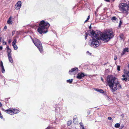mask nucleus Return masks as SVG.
<instances>
[{
    "label": "nucleus",
    "instance_id": "nucleus-1",
    "mask_svg": "<svg viewBox=\"0 0 129 129\" xmlns=\"http://www.w3.org/2000/svg\"><path fill=\"white\" fill-rule=\"evenodd\" d=\"M108 85L113 91H115L117 89L121 88V85L119 82L118 79L112 75H109L107 77Z\"/></svg>",
    "mask_w": 129,
    "mask_h": 129
},
{
    "label": "nucleus",
    "instance_id": "nucleus-2",
    "mask_svg": "<svg viewBox=\"0 0 129 129\" xmlns=\"http://www.w3.org/2000/svg\"><path fill=\"white\" fill-rule=\"evenodd\" d=\"M50 26V24L48 22L42 20L39 23L37 30L40 34L46 33L48 31V29Z\"/></svg>",
    "mask_w": 129,
    "mask_h": 129
},
{
    "label": "nucleus",
    "instance_id": "nucleus-3",
    "mask_svg": "<svg viewBox=\"0 0 129 129\" xmlns=\"http://www.w3.org/2000/svg\"><path fill=\"white\" fill-rule=\"evenodd\" d=\"M89 35L90 36H93L97 40H101L103 41L105 40V33H102L100 31H99L95 33L94 31L92 30L89 32Z\"/></svg>",
    "mask_w": 129,
    "mask_h": 129
},
{
    "label": "nucleus",
    "instance_id": "nucleus-4",
    "mask_svg": "<svg viewBox=\"0 0 129 129\" xmlns=\"http://www.w3.org/2000/svg\"><path fill=\"white\" fill-rule=\"evenodd\" d=\"M32 41L40 52H43V48L41 43L40 40L36 38H34V39H32Z\"/></svg>",
    "mask_w": 129,
    "mask_h": 129
},
{
    "label": "nucleus",
    "instance_id": "nucleus-5",
    "mask_svg": "<svg viewBox=\"0 0 129 129\" xmlns=\"http://www.w3.org/2000/svg\"><path fill=\"white\" fill-rule=\"evenodd\" d=\"M119 10L123 13L128 14V5L124 3H120L119 5Z\"/></svg>",
    "mask_w": 129,
    "mask_h": 129
},
{
    "label": "nucleus",
    "instance_id": "nucleus-6",
    "mask_svg": "<svg viewBox=\"0 0 129 129\" xmlns=\"http://www.w3.org/2000/svg\"><path fill=\"white\" fill-rule=\"evenodd\" d=\"M114 33L112 30H105V42H107L114 36Z\"/></svg>",
    "mask_w": 129,
    "mask_h": 129
},
{
    "label": "nucleus",
    "instance_id": "nucleus-7",
    "mask_svg": "<svg viewBox=\"0 0 129 129\" xmlns=\"http://www.w3.org/2000/svg\"><path fill=\"white\" fill-rule=\"evenodd\" d=\"M89 42L90 43V46L93 47L95 48L99 46L100 45L99 42L94 38H93L89 41Z\"/></svg>",
    "mask_w": 129,
    "mask_h": 129
},
{
    "label": "nucleus",
    "instance_id": "nucleus-8",
    "mask_svg": "<svg viewBox=\"0 0 129 129\" xmlns=\"http://www.w3.org/2000/svg\"><path fill=\"white\" fill-rule=\"evenodd\" d=\"M13 108H10L7 110L4 109L3 110L7 113L11 115H13Z\"/></svg>",
    "mask_w": 129,
    "mask_h": 129
},
{
    "label": "nucleus",
    "instance_id": "nucleus-9",
    "mask_svg": "<svg viewBox=\"0 0 129 129\" xmlns=\"http://www.w3.org/2000/svg\"><path fill=\"white\" fill-rule=\"evenodd\" d=\"M21 1H18L16 4L15 6V9L16 10L19 9L21 6Z\"/></svg>",
    "mask_w": 129,
    "mask_h": 129
},
{
    "label": "nucleus",
    "instance_id": "nucleus-10",
    "mask_svg": "<svg viewBox=\"0 0 129 129\" xmlns=\"http://www.w3.org/2000/svg\"><path fill=\"white\" fill-rule=\"evenodd\" d=\"M85 76L83 73H79L78 74L76 77L77 78L80 79Z\"/></svg>",
    "mask_w": 129,
    "mask_h": 129
},
{
    "label": "nucleus",
    "instance_id": "nucleus-11",
    "mask_svg": "<svg viewBox=\"0 0 129 129\" xmlns=\"http://www.w3.org/2000/svg\"><path fill=\"white\" fill-rule=\"evenodd\" d=\"M78 69L77 68L75 67L74 68L72 69L71 70H70L69 71V73L71 75H72V73L73 72H77L78 71Z\"/></svg>",
    "mask_w": 129,
    "mask_h": 129
},
{
    "label": "nucleus",
    "instance_id": "nucleus-12",
    "mask_svg": "<svg viewBox=\"0 0 129 129\" xmlns=\"http://www.w3.org/2000/svg\"><path fill=\"white\" fill-rule=\"evenodd\" d=\"M126 52H129V49L128 48H124L123 50L122 53L121 54V55H123L125 54Z\"/></svg>",
    "mask_w": 129,
    "mask_h": 129
},
{
    "label": "nucleus",
    "instance_id": "nucleus-13",
    "mask_svg": "<svg viewBox=\"0 0 129 129\" xmlns=\"http://www.w3.org/2000/svg\"><path fill=\"white\" fill-rule=\"evenodd\" d=\"M7 52L8 53V56H9V55H11V50L10 49L9 47V46H7Z\"/></svg>",
    "mask_w": 129,
    "mask_h": 129
},
{
    "label": "nucleus",
    "instance_id": "nucleus-14",
    "mask_svg": "<svg viewBox=\"0 0 129 129\" xmlns=\"http://www.w3.org/2000/svg\"><path fill=\"white\" fill-rule=\"evenodd\" d=\"M13 115L14 114H16L18 113L19 112V111L17 109H13Z\"/></svg>",
    "mask_w": 129,
    "mask_h": 129
},
{
    "label": "nucleus",
    "instance_id": "nucleus-15",
    "mask_svg": "<svg viewBox=\"0 0 129 129\" xmlns=\"http://www.w3.org/2000/svg\"><path fill=\"white\" fill-rule=\"evenodd\" d=\"M119 37L121 40H124L125 39V37L123 33H121L120 34Z\"/></svg>",
    "mask_w": 129,
    "mask_h": 129
},
{
    "label": "nucleus",
    "instance_id": "nucleus-16",
    "mask_svg": "<svg viewBox=\"0 0 129 129\" xmlns=\"http://www.w3.org/2000/svg\"><path fill=\"white\" fill-rule=\"evenodd\" d=\"M8 56L9 61L11 63H12L13 61V60L12 57L11 55Z\"/></svg>",
    "mask_w": 129,
    "mask_h": 129
},
{
    "label": "nucleus",
    "instance_id": "nucleus-17",
    "mask_svg": "<svg viewBox=\"0 0 129 129\" xmlns=\"http://www.w3.org/2000/svg\"><path fill=\"white\" fill-rule=\"evenodd\" d=\"M72 123V121L71 120H69L68 121L67 123V126H69L71 125Z\"/></svg>",
    "mask_w": 129,
    "mask_h": 129
},
{
    "label": "nucleus",
    "instance_id": "nucleus-18",
    "mask_svg": "<svg viewBox=\"0 0 129 129\" xmlns=\"http://www.w3.org/2000/svg\"><path fill=\"white\" fill-rule=\"evenodd\" d=\"M115 127L116 128H119L120 126V124L119 123H117L115 124Z\"/></svg>",
    "mask_w": 129,
    "mask_h": 129
},
{
    "label": "nucleus",
    "instance_id": "nucleus-19",
    "mask_svg": "<svg viewBox=\"0 0 129 129\" xmlns=\"http://www.w3.org/2000/svg\"><path fill=\"white\" fill-rule=\"evenodd\" d=\"M113 21H116L117 20H118V19L115 17L113 16L112 18L111 19Z\"/></svg>",
    "mask_w": 129,
    "mask_h": 129
},
{
    "label": "nucleus",
    "instance_id": "nucleus-20",
    "mask_svg": "<svg viewBox=\"0 0 129 129\" xmlns=\"http://www.w3.org/2000/svg\"><path fill=\"white\" fill-rule=\"evenodd\" d=\"M67 82L70 83H71L73 81V79H71V80L70 79L67 80Z\"/></svg>",
    "mask_w": 129,
    "mask_h": 129
},
{
    "label": "nucleus",
    "instance_id": "nucleus-21",
    "mask_svg": "<svg viewBox=\"0 0 129 129\" xmlns=\"http://www.w3.org/2000/svg\"><path fill=\"white\" fill-rule=\"evenodd\" d=\"M16 41L17 40L16 39H14L12 43V45H16Z\"/></svg>",
    "mask_w": 129,
    "mask_h": 129
},
{
    "label": "nucleus",
    "instance_id": "nucleus-22",
    "mask_svg": "<svg viewBox=\"0 0 129 129\" xmlns=\"http://www.w3.org/2000/svg\"><path fill=\"white\" fill-rule=\"evenodd\" d=\"M79 124L80 126V128L84 127L83 124L82 122H80Z\"/></svg>",
    "mask_w": 129,
    "mask_h": 129
},
{
    "label": "nucleus",
    "instance_id": "nucleus-23",
    "mask_svg": "<svg viewBox=\"0 0 129 129\" xmlns=\"http://www.w3.org/2000/svg\"><path fill=\"white\" fill-rule=\"evenodd\" d=\"M13 47V48L15 50H17L18 48V47L16 45H12Z\"/></svg>",
    "mask_w": 129,
    "mask_h": 129
},
{
    "label": "nucleus",
    "instance_id": "nucleus-24",
    "mask_svg": "<svg viewBox=\"0 0 129 129\" xmlns=\"http://www.w3.org/2000/svg\"><path fill=\"white\" fill-rule=\"evenodd\" d=\"M88 33H85V40H86L88 34Z\"/></svg>",
    "mask_w": 129,
    "mask_h": 129
},
{
    "label": "nucleus",
    "instance_id": "nucleus-25",
    "mask_svg": "<svg viewBox=\"0 0 129 129\" xmlns=\"http://www.w3.org/2000/svg\"><path fill=\"white\" fill-rule=\"evenodd\" d=\"M11 17H9V19H8V20L7 21V23L8 24H9V23H11V22L10 21L11 20Z\"/></svg>",
    "mask_w": 129,
    "mask_h": 129
},
{
    "label": "nucleus",
    "instance_id": "nucleus-26",
    "mask_svg": "<svg viewBox=\"0 0 129 129\" xmlns=\"http://www.w3.org/2000/svg\"><path fill=\"white\" fill-rule=\"evenodd\" d=\"M1 69H2V73H4L5 72V71L4 69V67H1Z\"/></svg>",
    "mask_w": 129,
    "mask_h": 129
},
{
    "label": "nucleus",
    "instance_id": "nucleus-27",
    "mask_svg": "<svg viewBox=\"0 0 129 129\" xmlns=\"http://www.w3.org/2000/svg\"><path fill=\"white\" fill-rule=\"evenodd\" d=\"M121 80L122 81L124 80L125 81H127V78L126 77H124L123 78H121Z\"/></svg>",
    "mask_w": 129,
    "mask_h": 129
},
{
    "label": "nucleus",
    "instance_id": "nucleus-28",
    "mask_svg": "<svg viewBox=\"0 0 129 129\" xmlns=\"http://www.w3.org/2000/svg\"><path fill=\"white\" fill-rule=\"evenodd\" d=\"M90 18V16L89 15L88 17H87V19L85 21L84 23L86 22L87 21H88V20Z\"/></svg>",
    "mask_w": 129,
    "mask_h": 129
},
{
    "label": "nucleus",
    "instance_id": "nucleus-29",
    "mask_svg": "<svg viewBox=\"0 0 129 129\" xmlns=\"http://www.w3.org/2000/svg\"><path fill=\"white\" fill-rule=\"evenodd\" d=\"M117 70L118 71H120V66H117Z\"/></svg>",
    "mask_w": 129,
    "mask_h": 129
},
{
    "label": "nucleus",
    "instance_id": "nucleus-30",
    "mask_svg": "<svg viewBox=\"0 0 129 129\" xmlns=\"http://www.w3.org/2000/svg\"><path fill=\"white\" fill-rule=\"evenodd\" d=\"M0 65L1 68L4 67L3 65V62L2 61L0 62Z\"/></svg>",
    "mask_w": 129,
    "mask_h": 129
},
{
    "label": "nucleus",
    "instance_id": "nucleus-31",
    "mask_svg": "<svg viewBox=\"0 0 129 129\" xmlns=\"http://www.w3.org/2000/svg\"><path fill=\"white\" fill-rule=\"evenodd\" d=\"M98 92L101 93H103L104 92V91L101 89H99Z\"/></svg>",
    "mask_w": 129,
    "mask_h": 129
},
{
    "label": "nucleus",
    "instance_id": "nucleus-32",
    "mask_svg": "<svg viewBox=\"0 0 129 129\" xmlns=\"http://www.w3.org/2000/svg\"><path fill=\"white\" fill-rule=\"evenodd\" d=\"M122 24V22L121 21V20H120V22L119 23V26H120L121 25V24Z\"/></svg>",
    "mask_w": 129,
    "mask_h": 129
},
{
    "label": "nucleus",
    "instance_id": "nucleus-33",
    "mask_svg": "<svg viewBox=\"0 0 129 129\" xmlns=\"http://www.w3.org/2000/svg\"><path fill=\"white\" fill-rule=\"evenodd\" d=\"M0 117L2 119H3V115H2L1 113V112H0Z\"/></svg>",
    "mask_w": 129,
    "mask_h": 129
},
{
    "label": "nucleus",
    "instance_id": "nucleus-34",
    "mask_svg": "<svg viewBox=\"0 0 129 129\" xmlns=\"http://www.w3.org/2000/svg\"><path fill=\"white\" fill-rule=\"evenodd\" d=\"M124 126L123 124H122L121 125L120 127L119 128V129H122V128L124 127Z\"/></svg>",
    "mask_w": 129,
    "mask_h": 129
},
{
    "label": "nucleus",
    "instance_id": "nucleus-35",
    "mask_svg": "<svg viewBox=\"0 0 129 129\" xmlns=\"http://www.w3.org/2000/svg\"><path fill=\"white\" fill-rule=\"evenodd\" d=\"M76 119H77V117L76 116V117H74L73 119V122L74 123L75 122V121L76 120Z\"/></svg>",
    "mask_w": 129,
    "mask_h": 129
},
{
    "label": "nucleus",
    "instance_id": "nucleus-36",
    "mask_svg": "<svg viewBox=\"0 0 129 129\" xmlns=\"http://www.w3.org/2000/svg\"><path fill=\"white\" fill-rule=\"evenodd\" d=\"M15 31H13L12 33V35L13 36L15 34Z\"/></svg>",
    "mask_w": 129,
    "mask_h": 129
},
{
    "label": "nucleus",
    "instance_id": "nucleus-37",
    "mask_svg": "<svg viewBox=\"0 0 129 129\" xmlns=\"http://www.w3.org/2000/svg\"><path fill=\"white\" fill-rule=\"evenodd\" d=\"M52 127L50 126H48L46 128V129H51L52 128Z\"/></svg>",
    "mask_w": 129,
    "mask_h": 129
},
{
    "label": "nucleus",
    "instance_id": "nucleus-38",
    "mask_svg": "<svg viewBox=\"0 0 129 129\" xmlns=\"http://www.w3.org/2000/svg\"><path fill=\"white\" fill-rule=\"evenodd\" d=\"M11 39H10L9 40L8 43L9 44H10V43H11Z\"/></svg>",
    "mask_w": 129,
    "mask_h": 129
},
{
    "label": "nucleus",
    "instance_id": "nucleus-39",
    "mask_svg": "<svg viewBox=\"0 0 129 129\" xmlns=\"http://www.w3.org/2000/svg\"><path fill=\"white\" fill-rule=\"evenodd\" d=\"M94 89L95 90V91H99V89H98L97 88H94Z\"/></svg>",
    "mask_w": 129,
    "mask_h": 129
},
{
    "label": "nucleus",
    "instance_id": "nucleus-40",
    "mask_svg": "<svg viewBox=\"0 0 129 129\" xmlns=\"http://www.w3.org/2000/svg\"><path fill=\"white\" fill-rule=\"evenodd\" d=\"M3 44L4 45H6L7 44L6 42H4L3 43Z\"/></svg>",
    "mask_w": 129,
    "mask_h": 129
},
{
    "label": "nucleus",
    "instance_id": "nucleus-41",
    "mask_svg": "<svg viewBox=\"0 0 129 129\" xmlns=\"http://www.w3.org/2000/svg\"><path fill=\"white\" fill-rule=\"evenodd\" d=\"M108 119L110 120H111L112 119V118L110 117H109L108 118Z\"/></svg>",
    "mask_w": 129,
    "mask_h": 129
},
{
    "label": "nucleus",
    "instance_id": "nucleus-42",
    "mask_svg": "<svg viewBox=\"0 0 129 129\" xmlns=\"http://www.w3.org/2000/svg\"><path fill=\"white\" fill-rule=\"evenodd\" d=\"M117 58V57L116 56H115L114 57V60H116Z\"/></svg>",
    "mask_w": 129,
    "mask_h": 129
},
{
    "label": "nucleus",
    "instance_id": "nucleus-43",
    "mask_svg": "<svg viewBox=\"0 0 129 129\" xmlns=\"http://www.w3.org/2000/svg\"><path fill=\"white\" fill-rule=\"evenodd\" d=\"M126 74L129 77V71L126 73Z\"/></svg>",
    "mask_w": 129,
    "mask_h": 129
},
{
    "label": "nucleus",
    "instance_id": "nucleus-44",
    "mask_svg": "<svg viewBox=\"0 0 129 129\" xmlns=\"http://www.w3.org/2000/svg\"><path fill=\"white\" fill-rule=\"evenodd\" d=\"M7 28V27L6 26H5L4 28V29H6Z\"/></svg>",
    "mask_w": 129,
    "mask_h": 129
},
{
    "label": "nucleus",
    "instance_id": "nucleus-45",
    "mask_svg": "<svg viewBox=\"0 0 129 129\" xmlns=\"http://www.w3.org/2000/svg\"><path fill=\"white\" fill-rule=\"evenodd\" d=\"M87 53H88V54H89L90 55H91V53H90L89 51H87Z\"/></svg>",
    "mask_w": 129,
    "mask_h": 129
},
{
    "label": "nucleus",
    "instance_id": "nucleus-46",
    "mask_svg": "<svg viewBox=\"0 0 129 129\" xmlns=\"http://www.w3.org/2000/svg\"><path fill=\"white\" fill-rule=\"evenodd\" d=\"M125 75L124 74H123L122 75V77H125Z\"/></svg>",
    "mask_w": 129,
    "mask_h": 129
},
{
    "label": "nucleus",
    "instance_id": "nucleus-47",
    "mask_svg": "<svg viewBox=\"0 0 129 129\" xmlns=\"http://www.w3.org/2000/svg\"><path fill=\"white\" fill-rule=\"evenodd\" d=\"M3 49V47L2 46H1L0 47V49L1 50H2Z\"/></svg>",
    "mask_w": 129,
    "mask_h": 129
},
{
    "label": "nucleus",
    "instance_id": "nucleus-48",
    "mask_svg": "<svg viewBox=\"0 0 129 129\" xmlns=\"http://www.w3.org/2000/svg\"><path fill=\"white\" fill-rule=\"evenodd\" d=\"M110 0H105V1L107 2H109ZM113 1H115V0H113Z\"/></svg>",
    "mask_w": 129,
    "mask_h": 129
},
{
    "label": "nucleus",
    "instance_id": "nucleus-49",
    "mask_svg": "<svg viewBox=\"0 0 129 129\" xmlns=\"http://www.w3.org/2000/svg\"><path fill=\"white\" fill-rule=\"evenodd\" d=\"M2 106V104L0 102V107H1Z\"/></svg>",
    "mask_w": 129,
    "mask_h": 129
},
{
    "label": "nucleus",
    "instance_id": "nucleus-50",
    "mask_svg": "<svg viewBox=\"0 0 129 129\" xmlns=\"http://www.w3.org/2000/svg\"><path fill=\"white\" fill-rule=\"evenodd\" d=\"M91 28V25H90L89 27V28L90 29Z\"/></svg>",
    "mask_w": 129,
    "mask_h": 129
},
{
    "label": "nucleus",
    "instance_id": "nucleus-51",
    "mask_svg": "<svg viewBox=\"0 0 129 129\" xmlns=\"http://www.w3.org/2000/svg\"><path fill=\"white\" fill-rule=\"evenodd\" d=\"M80 128L81 129H85V128L84 127H83L82 128Z\"/></svg>",
    "mask_w": 129,
    "mask_h": 129
},
{
    "label": "nucleus",
    "instance_id": "nucleus-52",
    "mask_svg": "<svg viewBox=\"0 0 129 129\" xmlns=\"http://www.w3.org/2000/svg\"><path fill=\"white\" fill-rule=\"evenodd\" d=\"M101 79L102 80V81H104L103 79V78L102 77L101 78Z\"/></svg>",
    "mask_w": 129,
    "mask_h": 129
},
{
    "label": "nucleus",
    "instance_id": "nucleus-53",
    "mask_svg": "<svg viewBox=\"0 0 129 129\" xmlns=\"http://www.w3.org/2000/svg\"><path fill=\"white\" fill-rule=\"evenodd\" d=\"M94 14H95V15H96V11H95Z\"/></svg>",
    "mask_w": 129,
    "mask_h": 129
},
{
    "label": "nucleus",
    "instance_id": "nucleus-54",
    "mask_svg": "<svg viewBox=\"0 0 129 129\" xmlns=\"http://www.w3.org/2000/svg\"><path fill=\"white\" fill-rule=\"evenodd\" d=\"M128 70H129V63L128 64Z\"/></svg>",
    "mask_w": 129,
    "mask_h": 129
},
{
    "label": "nucleus",
    "instance_id": "nucleus-55",
    "mask_svg": "<svg viewBox=\"0 0 129 129\" xmlns=\"http://www.w3.org/2000/svg\"><path fill=\"white\" fill-rule=\"evenodd\" d=\"M101 19H102V17H101Z\"/></svg>",
    "mask_w": 129,
    "mask_h": 129
}]
</instances>
